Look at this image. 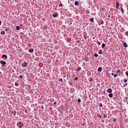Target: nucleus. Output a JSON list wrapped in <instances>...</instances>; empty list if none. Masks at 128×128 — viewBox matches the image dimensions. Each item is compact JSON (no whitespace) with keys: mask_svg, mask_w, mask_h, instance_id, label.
I'll return each mask as SVG.
<instances>
[{"mask_svg":"<svg viewBox=\"0 0 128 128\" xmlns=\"http://www.w3.org/2000/svg\"><path fill=\"white\" fill-rule=\"evenodd\" d=\"M124 82H128V79H124Z\"/></svg>","mask_w":128,"mask_h":128,"instance_id":"5701e85b","label":"nucleus"},{"mask_svg":"<svg viewBox=\"0 0 128 128\" xmlns=\"http://www.w3.org/2000/svg\"><path fill=\"white\" fill-rule=\"evenodd\" d=\"M19 128H22V126H19Z\"/></svg>","mask_w":128,"mask_h":128,"instance_id":"e433bc0d","label":"nucleus"},{"mask_svg":"<svg viewBox=\"0 0 128 128\" xmlns=\"http://www.w3.org/2000/svg\"><path fill=\"white\" fill-rule=\"evenodd\" d=\"M98 44H100V42H98Z\"/></svg>","mask_w":128,"mask_h":128,"instance_id":"2f4dec72","label":"nucleus"},{"mask_svg":"<svg viewBox=\"0 0 128 128\" xmlns=\"http://www.w3.org/2000/svg\"><path fill=\"white\" fill-rule=\"evenodd\" d=\"M0 63L2 64V66H4L6 64V62L5 61H2V60H0Z\"/></svg>","mask_w":128,"mask_h":128,"instance_id":"f03ea898","label":"nucleus"},{"mask_svg":"<svg viewBox=\"0 0 128 128\" xmlns=\"http://www.w3.org/2000/svg\"><path fill=\"white\" fill-rule=\"evenodd\" d=\"M58 82H62V79L60 78V79L58 80Z\"/></svg>","mask_w":128,"mask_h":128,"instance_id":"a211bd4d","label":"nucleus"},{"mask_svg":"<svg viewBox=\"0 0 128 128\" xmlns=\"http://www.w3.org/2000/svg\"><path fill=\"white\" fill-rule=\"evenodd\" d=\"M126 34L128 36V32H126Z\"/></svg>","mask_w":128,"mask_h":128,"instance_id":"a878e982","label":"nucleus"},{"mask_svg":"<svg viewBox=\"0 0 128 128\" xmlns=\"http://www.w3.org/2000/svg\"><path fill=\"white\" fill-rule=\"evenodd\" d=\"M92 79L91 78L90 82H92Z\"/></svg>","mask_w":128,"mask_h":128,"instance_id":"f704fd0d","label":"nucleus"},{"mask_svg":"<svg viewBox=\"0 0 128 128\" xmlns=\"http://www.w3.org/2000/svg\"><path fill=\"white\" fill-rule=\"evenodd\" d=\"M19 124H22V123H19Z\"/></svg>","mask_w":128,"mask_h":128,"instance_id":"58836bf2","label":"nucleus"},{"mask_svg":"<svg viewBox=\"0 0 128 128\" xmlns=\"http://www.w3.org/2000/svg\"><path fill=\"white\" fill-rule=\"evenodd\" d=\"M2 58H8V56L6 54H4L2 56Z\"/></svg>","mask_w":128,"mask_h":128,"instance_id":"39448f33","label":"nucleus"},{"mask_svg":"<svg viewBox=\"0 0 128 128\" xmlns=\"http://www.w3.org/2000/svg\"><path fill=\"white\" fill-rule=\"evenodd\" d=\"M60 6H62V4H59V7L60 8Z\"/></svg>","mask_w":128,"mask_h":128,"instance_id":"4be33fe9","label":"nucleus"},{"mask_svg":"<svg viewBox=\"0 0 128 128\" xmlns=\"http://www.w3.org/2000/svg\"><path fill=\"white\" fill-rule=\"evenodd\" d=\"M102 50H100L98 52L99 54H102Z\"/></svg>","mask_w":128,"mask_h":128,"instance_id":"dca6fc26","label":"nucleus"},{"mask_svg":"<svg viewBox=\"0 0 128 128\" xmlns=\"http://www.w3.org/2000/svg\"><path fill=\"white\" fill-rule=\"evenodd\" d=\"M108 18H110V15H108Z\"/></svg>","mask_w":128,"mask_h":128,"instance_id":"72a5a7b5","label":"nucleus"},{"mask_svg":"<svg viewBox=\"0 0 128 128\" xmlns=\"http://www.w3.org/2000/svg\"><path fill=\"white\" fill-rule=\"evenodd\" d=\"M90 22H94V18H90Z\"/></svg>","mask_w":128,"mask_h":128,"instance_id":"2eb2a0df","label":"nucleus"},{"mask_svg":"<svg viewBox=\"0 0 128 128\" xmlns=\"http://www.w3.org/2000/svg\"><path fill=\"white\" fill-rule=\"evenodd\" d=\"M94 56H96V58H98V54H95Z\"/></svg>","mask_w":128,"mask_h":128,"instance_id":"412c9836","label":"nucleus"},{"mask_svg":"<svg viewBox=\"0 0 128 128\" xmlns=\"http://www.w3.org/2000/svg\"><path fill=\"white\" fill-rule=\"evenodd\" d=\"M78 80V78L76 77V78H75V80Z\"/></svg>","mask_w":128,"mask_h":128,"instance_id":"b1692460","label":"nucleus"},{"mask_svg":"<svg viewBox=\"0 0 128 128\" xmlns=\"http://www.w3.org/2000/svg\"><path fill=\"white\" fill-rule=\"evenodd\" d=\"M20 28L19 26H16V30H20Z\"/></svg>","mask_w":128,"mask_h":128,"instance_id":"4468645a","label":"nucleus"},{"mask_svg":"<svg viewBox=\"0 0 128 128\" xmlns=\"http://www.w3.org/2000/svg\"><path fill=\"white\" fill-rule=\"evenodd\" d=\"M104 24V21H102L101 22V24Z\"/></svg>","mask_w":128,"mask_h":128,"instance_id":"393cba45","label":"nucleus"},{"mask_svg":"<svg viewBox=\"0 0 128 128\" xmlns=\"http://www.w3.org/2000/svg\"><path fill=\"white\" fill-rule=\"evenodd\" d=\"M123 44H124V48H128V44L124 42Z\"/></svg>","mask_w":128,"mask_h":128,"instance_id":"423d86ee","label":"nucleus"},{"mask_svg":"<svg viewBox=\"0 0 128 128\" xmlns=\"http://www.w3.org/2000/svg\"><path fill=\"white\" fill-rule=\"evenodd\" d=\"M54 104H56V102Z\"/></svg>","mask_w":128,"mask_h":128,"instance_id":"37998d69","label":"nucleus"},{"mask_svg":"<svg viewBox=\"0 0 128 128\" xmlns=\"http://www.w3.org/2000/svg\"><path fill=\"white\" fill-rule=\"evenodd\" d=\"M114 96V94L110 93L108 94L109 98H112V96Z\"/></svg>","mask_w":128,"mask_h":128,"instance_id":"0eeeda50","label":"nucleus"},{"mask_svg":"<svg viewBox=\"0 0 128 128\" xmlns=\"http://www.w3.org/2000/svg\"><path fill=\"white\" fill-rule=\"evenodd\" d=\"M114 78H116L118 76V74H114Z\"/></svg>","mask_w":128,"mask_h":128,"instance_id":"6ab92c4d","label":"nucleus"},{"mask_svg":"<svg viewBox=\"0 0 128 128\" xmlns=\"http://www.w3.org/2000/svg\"><path fill=\"white\" fill-rule=\"evenodd\" d=\"M77 42H80V40L78 41Z\"/></svg>","mask_w":128,"mask_h":128,"instance_id":"4c0bfd02","label":"nucleus"},{"mask_svg":"<svg viewBox=\"0 0 128 128\" xmlns=\"http://www.w3.org/2000/svg\"><path fill=\"white\" fill-rule=\"evenodd\" d=\"M0 24H2V21L1 20H0Z\"/></svg>","mask_w":128,"mask_h":128,"instance_id":"473e14b6","label":"nucleus"},{"mask_svg":"<svg viewBox=\"0 0 128 128\" xmlns=\"http://www.w3.org/2000/svg\"><path fill=\"white\" fill-rule=\"evenodd\" d=\"M88 12H89V11H88Z\"/></svg>","mask_w":128,"mask_h":128,"instance_id":"79ce46f5","label":"nucleus"},{"mask_svg":"<svg viewBox=\"0 0 128 128\" xmlns=\"http://www.w3.org/2000/svg\"><path fill=\"white\" fill-rule=\"evenodd\" d=\"M104 46H106V44H102V48H104Z\"/></svg>","mask_w":128,"mask_h":128,"instance_id":"ddd939ff","label":"nucleus"},{"mask_svg":"<svg viewBox=\"0 0 128 128\" xmlns=\"http://www.w3.org/2000/svg\"><path fill=\"white\" fill-rule=\"evenodd\" d=\"M20 78H22V76L20 75Z\"/></svg>","mask_w":128,"mask_h":128,"instance_id":"c85d7f7f","label":"nucleus"},{"mask_svg":"<svg viewBox=\"0 0 128 128\" xmlns=\"http://www.w3.org/2000/svg\"><path fill=\"white\" fill-rule=\"evenodd\" d=\"M120 72V70H118L116 71V72H117L118 74V72Z\"/></svg>","mask_w":128,"mask_h":128,"instance_id":"bb28decb","label":"nucleus"},{"mask_svg":"<svg viewBox=\"0 0 128 128\" xmlns=\"http://www.w3.org/2000/svg\"><path fill=\"white\" fill-rule=\"evenodd\" d=\"M56 16H58V14H53L54 18H56Z\"/></svg>","mask_w":128,"mask_h":128,"instance_id":"9b49d317","label":"nucleus"},{"mask_svg":"<svg viewBox=\"0 0 128 128\" xmlns=\"http://www.w3.org/2000/svg\"><path fill=\"white\" fill-rule=\"evenodd\" d=\"M118 6H120V3L117 2L116 4V8H118Z\"/></svg>","mask_w":128,"mask_h":128,"instance_id":"9d476101","label":"nucleus"},{"mask_svg":"<svg viewBox=\"0 0 128 128\" xmlns=\"http://www.w3.org/2000/svg\"><path fill=\"white\" fill-rule=\"evenodd\" d=\"M126 74L127 76H128V72H126Z\"/></svg>","mask_w":128,"mask_h":128,"instance_id":"c756f323","label":"nucleus"},{"mask_svg":"<svg viewBox=\"0 0 128 128\" xmlns=\"http://www.w3.org/2000/svg\"><path fill=\"white\" fill-rule=\"evenodd\" d=\"M22 126H24V124H22Z\"/></svg>","mask_w":128,"mask_h":128,"instance_id":"a19ab883","label":"nucleus"},{"mask_svg":"<svg viewBox=\"0 0 128 128\" xmlns=\"http://www.w3.org/2000/svg\"><path fill=\"white\" fill-rule=\"evenodd\" d=\"M1 34H6V32H4V31H2L1 32H0Z\"/></svg>","mask_w":128,"mask_h":128,"instance_id":"f3484780","label":"nucleus"},{"mask_svg":"<svg viewBox=\"0 0 128 128\" xmlns=\"http://www.w3.org/2000/svg\"><path fill=\"white\" fill-rule=\"evenodd\" d=\"M112 76H114V73H112Z\"/></svg>","mask_w":128,"mask_h":128,"instance_id":"c9c22d12","label":"nucleus"},{"mask_svg":"<svg viewBox=\"0 0 128 128\" xmlns=\"http://www.w3.org/2000/svg\"><path fill=\"white\" fill-rule=\"evenodd\" d=\"M102 67H99L98 68V72H102Z\"/></svg>","mask_w":128,"mask_h":128,"instance_id":"20e7f679","label":"nucleus"},{"mask_svg":"<svg viewBox=\"0 0 128 128\" xmlns=\"http://www.w3.org/2000/svg\"><path fill=\"white\" fill-rule=\"evenodd\" d=\"M112 92V88H108L107 90V92H108V94H110V92Z\"/></svg>","mask_w":128,"mask_h":128,"instance_id":"7ed1b4c3","label":"nucleus"},{"mask_svg":"<svg viewBox=\"0 0 128 128\" xmlns=\"http://www.w3.org/2000/svg\"><path fill=\"white\" fill-rule=\"evenodd\" d=\"M121 12H122V14H124V8H121Z\"/></svg>","mask_w":128,"mask_h":128,"instance_id":"aec40b11","label":"nucleus"},{"mask_svg":"<svg viewBox=\"0 0 128 128\" xmlns=\"http://www.w3.org/2000/svg\"><path fill=\"white\" fill-rule=\"evenodd\" d=\"M78 102H80V99H78Z\"/></svg>","mask_w":128,"mask_h":128,"instance_id":"cd10ccee","label":"nucleus"},{"mask_svg":"<svg viewBox=\"0 0 128 128\" xmlns=\"http://www.w3.org/2000/svg\"><path fill=\"white\" fill-rule=\"evenodd\" d=\"M114 120H116L114 119Z\"/></svg>","mask_w":128,"mask_h":128,"instance_id":"ea45409f","label":"nucleus"},{"mask_svg":"<svg viewBox=\"0 0 128 128\" xmlns=\"http://www.w3.org/2000/svg\"><path fill=\"white\" fill-rule=\"evenodd\" d=\"M128 86V84H126L124 86Z\"/></svg>","mask_w":128,"mask_h":128,"instance_id":"7c9ffc66","label":"nucleus"},{"mask_svg":"<svg viewBox=\"0 0 128 128\" xmlns=\"http://www.w3.org/2000/svg\"><path fill=\"white\" fill-rule=\"evenodd\" d=\"M74 4H75V6H78V4H80L77 1H76L74 2Z\"/></svg>","mask_w":128,"mask_h":128,"instance_id":"1a4fd4ad","label":"nucleus"},{"mask_svg":"<svg viewBox=\"0 0 128 128\" xmlns=\"http://www.w3.org/2000/svg\"><path fill=\"white\" fill-rule=\"evenodd\" d=\"M82 70V68L80 67H78L76 70V72H78L79 70Z\"/></svg>","mask_w":128,"mask_h":128,"instance_id":"6e6552de","label":"nucleus"},{"mask_svg":"<svg viewBox=\"0 0 128 128\" xmlns=\"http://www.w3.org/2000/svg\"><path fill=\"white\" fill-rule=\"evenodd\" d=\"M22 68H26L28 66V62H24L22 64Z\"/></svg>","mask_w":128,"mask_h":128,"instance_id":"f257e3e1","label":"nucleus"},{"mask_svg":"<svg viewBox=\"0 0 128 128\" xmlns=\"http://www.w3.org/2000/svg\"><path fill=\"white\" fill-rule=\"evenodd\" d=\"M29 52H34V49L28 50Z\"/></svg>","mask_w":128,"mask_h":128,"instance_id":"f8f14e48","label":"nucleus"}]
</instances>
